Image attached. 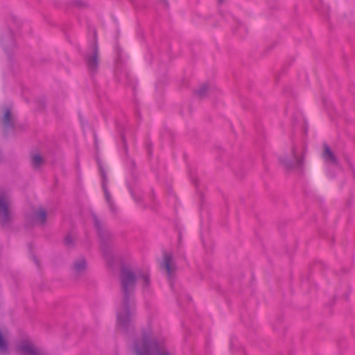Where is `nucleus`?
Segmentation results:
<instances>
[{"label":"nucleus","mask_w":355,"mask_h":355,"mask_svg":"<svg viewBox=\"0 0 355 355\" xmlns=\"http://www.w3.org/2000/svg\"><path fill=\"white\" fill-rule=\"evenodd\" d=\"M162 267L166 271L168 277H171L175 270V265L171 254H166L164 255Z\"/></svg>","instance_id":"6"},{"label":"nucleus","mask_w":355,"mask_h":355,"mask_svg":"<svg viewBox=\"0 0 355 355\" xmlns=\"http://www.w3.org/2000/svg\"><path fill=\"white\" fill-rule=\"evenodd\" d=\"M324 153L322 155L324 159L327 162H329L331 164H336V157L334 156V153H332V151L331 150L329 147L327 145H324Z\"/></svg>","instance_id":"10"},{"label":"nucleus","mask_w":355,"mask_h":355,"mask_svg":"<svg viewBox=\"0 0 355 355\" xmlns=\"http://www.w3.org/2000/svg\"><path fill=\"white\" fill-rule=\"evenodd\" d=\"M8 332L0 329V354L6 353L8 350Z\"/></svg>","instance_id":"8"},{"label":"nucleus","mask_w":355,"mask_h":355,"mask_svg":"<svg viewBox=\"0 0 355 355\" xmlns=\"http://www.w3.org/2000/svg\"><path fill=\"white\" fill-rule=\"evenodd\" d=\"M92 55L87 58V63L88 67L94 70L97 66V47L96 44H94L91 48Z\"/></svg>","instance_id":"7"},{"label":"nucleus","mask_w":355,"mask_h":355,"mask_svg":"<svg viewBox=\"0 0 355 355\" xmlns=\"http://www.w3.org/2000/svg\"><path fill=\"white\" fill-rule=\"evenodd\" d=\"M138 279L141 281L144 284V285H148L149 283V278L148 275H142L138 277Z\"/></svg>","instance_id":"14"},{"label":"nucleus","mask_w":355,"mask_h":355,"mask_svg":"<svg viewBox=\"0 0 355 355\" xmlns=\"http://www.w3.org/2000/svg\"><path fill=\"white\" fill-rule=\"evenodd\" d=\"M209 87L207 85H203L199 87L197 93L199 96H203L207 94Z\"/></svg>","instance_id":"13"},{"label":"nucleus","mask_w":355,"mask_h":355,"mask_svg":"<svg viewBox=\"0 0 355 355\" xmlns=\"http://www.w3.org/2000/svg\"><path fill=\"white\" fill-rule=\"evenodd\" d=\"M135 277L130 270H123L122 272V285L123 288L124 298L121 306L117 311V325L125 327L128 325L132 318V309L130 304L129 291L134 287Z\"/></svg>","instance_id":"1"},{"label":"nucleus","mask_w":355,"mask_h":355,"mask_svg":"<svg viewBox=\"0 0 355 355\" xmlns=\"http://www.w3.org/2000/svg\"><path fill=\"white\" fill-rule=\"evenodd\" d=\"M9 196L6 193H0V222L5 223L10 218L9 211Z\"/></svg>","instance_id":"4"},{"label":"nucleus","mask_w":355,"mask_h":355,"mask_svg":"<svg viewBox=\"0 0 355 355\" xmlns=\"http://www.w3.org/2000/svg\"><path fill=\"white\" fill-rule=\"evenodd\" d=\"M87 269V264L84 258L78 259L73 264V272L76 276H80L86 272Z\"/></svg>","instance_id":"5"},{"label":"nucleus","mask_w":355,"mask_h":355,"mask_svg":"<svg viewBox=\"0 0 355 355\" xmlns=\"http://www.w3.org/2000/svg\"><path fill=\"white\" fill-rule=\"evenodd\" d=\"M42 163V159L40 155H35L32 157V164L35 167H38Z\"/></svg>","instance_id":"12"},{"label":"nucleus","mask_w":355,"mask_h":355,"mask_svg":"<svg viewBox=\"0 0 355 355\" xmlns=\"http://www.w3.org/2000/svg\"><path fill=\"white\" fill-rule=\"evenodd\" d=\"M280 162L286 168L300 166L302 163V150L293 146L289 152L279 157Z\"/></svg>","instance_id":"3"},{"label":"nucleus","mask_w":355,"mask_h":355,"mask_svg":"<svg viewBox=\"0 0 355 355\" xmlns=\"http://www.w3.org/2000/svg\"><path fill=\"white\" fill-rule=\"evenodd\" d=\"M132 351L135 355H173L162 347L151 333L138 338L133 344Z\"/></svg>","instance_id":"2"},{"label":"nucleus","mask_w":355,"mask_h":355,"mask_svg":"<svg viewBox=\"0 0 355 355\" xmlns=\"http://www.w3.org/2000/svg\"><path fill=\"white\" fill-rule=\"evenodd\" d=\"M65 242H66V243L69 244V243H71V241L69 239V237H67L65 239Z\"/></svg>","instance_id":"16"},{"label":"nucleus","mask_w":355,"mask_h":355,"mask_svg":"<svg viewBox=\"0 0 355 355\" xmlns=\"http://www.w3.org/2000/svg\"><path fill=\"white\" fill-rule=\"evenodd\" d=\"M2 120L5 126H9L10 125H11V115L10 110L6 109L5 110Z\"/></svg>","instance_id":"11"},{"label":"nucleus","mask_w":355,"mask_h":355,"mask_svg":"<svg viewBox=\"0 0 355 355\" xmlns=\"http://www.w3.org/2000/svg\"><path fill=\"white\" fill-rule=\"evenodd\" d=\"M103 190H104V193H105V198L107 200V202H110V194L107 190V188L105 185V182H103Z\"/></svg>","instance_id":"15"},{"label":"nucleus","mask_w":355,"mask_h":355,"mask_svg":"<svg viewBox=\"0 0 355 355\" xmlns=\"http://www.w3.org/2000/svg\"><path fill=\"white\" fill-rule=\"evenodd\" d=\"M46 212L40 209L33 214L31 219L35 224H43L46 220Z\"/></svg>","instance_id":"9"}]
</instances>
